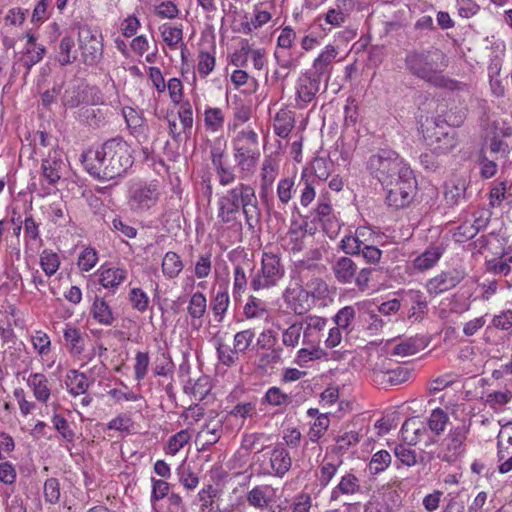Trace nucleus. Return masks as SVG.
Returning a JSON list of instances; mask_svg holds the SVG:
<instances>
[{
    "instance_id": "nucleus-1",
    "label": "nucleus",
    "mask_w": 512,
    "mask_h": 512,
    "mask_svg": "<svg viewBox=\"0 0 512 512\" xmlns=\"http://www.w3.org/2000/svg\"><path fill=\"white\" fill-rule=\"evenodd\" d=\"M85 170L95 179L108 181L122 176L133 164L130 145L121 137L106 140L96 150L81 155Z\"/></svg>"
},
{
    "instance_id": "nucleus-2",
    "label": "nucleus",
    "mask_w": 512,
    "mask_h": 512,
    "mask_svg": "<svg viewBox=\"0 0 512 512\" xmlns=\"http://www.w3.org/2000/svg\"><path fill=\"white\" fill-rule=\"evenodd\" d=\"M449 65L448 56L439 48L413 50L405 57L406 69L428 84L451 91L463 90L466 84L443 74Z\"/></svg>"
},
{
    "instance_id": "nucleus-3",
    "label": "nucleus",
    "mask_w": 512,
    "mask_h": 512,
    "mask_svg": "<svg viewBox=\"0 0 512 512\" xmlns=\"http://www.w3.org/2000/svg\"><path fill=\"white\" fill-rule=\"evenodd\" d=\"M217 205V217L223 224L234 225L240 212L244 215L249 230L253 231L260 223L261 211L255 189L249 184L241 182L227 190L218 199Z\"/></svg>"
},
{
    "instance_id": "nucleus-4",
    "label": "nucleus",
    "mask_w": 512,
    "mask_h": 512,
    "mask_svg": "<svg viewBox=\"0 0 512 512\" xmlns=\"http://www.w3.org/2000/svg\"><path fill=\"white\" fill-rule=\"evenodd\" d=\"M367 168L384 187H389L403 177L405 170H412L396 152L391 150H380L372 155L367 162Z\"/></svg>"
},
{
    "instance_id": "nucleus-5",
    "label": "nucleus",
    "mask_w": 512,
    "mask_h": 512,
    "mask_svg": "<svg viewBox=\"0 0 512 512\" xmlns=\"http://www.w3.org/2000/svg\"><path fill=\"white\" fill-rule=\"evenodd\" d=\"M422 132L426 146L436 155L451 152L458 143L454 129H447L436 120L427 121Z\"/></svg>"
},
{
    "instance_id": "nucleus-6",
    "label": "nucleus",
    "mask_w": 512,
    "mask_h": 512,
    "mask_svg": "<svg viewBox=\"0 0 512 512\" xmlns=\"http://www.w3.org/2000/svg\"><path fill=\"white\" fill-rule=\"evenodd\" d=\"M470 433V424L461 422L452 425L442 440L439 457L442 461L455 462L466 451V441Z\"/></svg>"
},
{
    "instance_id": "nucleus-7",
    "label": "nucleus",
    "mask_w": 512,
    "mask_h": 512,
    "mask_svg": "<svg viewBox=\"0 0 512 512\" xmlns=\"http://www.w3.org/2000/svg\"><path fill=\"white\" fill-rule=\"evenodd\" d=\"M385 188L387 189L386 201L390 207L395 209L408 207L412 203L417 190V182L413 171L405 170L403 177Z\"/></svg>"
},
{
    "instance_id": "nucleus-8",
    "label": "nucleus",
    "mask_w": 512,
    "mask_h": 512,
    "mask_svg": "<svg viewBox=\"0 0 512 512\" xmlns=\"http://www.w3.org/2000/svg\"><path fill=\"white\" fill-rule=\"evenodd\" d=\"M78 48L80 60L87 66H96L103 57L102 36L88 26H82L78 31Z\"/></svg>"
},
{
    "instance_id": "nucleus-9",
    "label": "nucleus",
    "mask_w": 512,
    "mask_h": 512,
    "mask_svg": "<svg viewBox=\"0 0 512 512\" xmlns=\"http://www.w3.org/2000/svg\"><path fill=\"white\" fill-rule=\"evenodd\" d=\"M283 276L284 267L280 257L273 253H264L261 271L252 278L250 285L256 291L269 288L275 286Z\"/></svg>"
},
{
    "instance_id": "nucleus-10",
    "label": "nucleus",
    "mask_w": 512,
    "mask_h": 512,
    "mask_svg": "<svg viewBox=\"0 0 512 512\" xmlns=\"http://www.w3.org/2000/svg\"><path fill=\"white\" fill-rule=\"evenodd\" d=\"M225 153L226 141L220 138L215 139L210 150V159L221 186H228L237 179L235 169L224 161Z\"/></svg>"
},
{
    "instance_id": "nucleus-11",
    "label": "nucleus",
    "mask_w": 512,
    "mask_h": 512,
    "mask_svg": "<svg viewBox=\"0 0 512 512\" xmlns=\"http://www.w3.org/2000/svg\"><path fill=\"white\" fill-rule=\"evenodd\" d=\"M159 199L155 184H138L129 191L128 205L134 212H144L153 207Z\"/></svg>"
},
{
    "instance_id": "nucleus-12",
    "label": "nucleus",
    "mask_w": 512,
    "mask_h": 512,
    "mask_svg": "<svg viewBox=\"0 0 512 512\" xmlns=\"http://www.w3.org/2000/svg\"><path fill=\"white\" fill-rule=\"evenodd\" d=\"M357 306L359 311H363L359 316L360 319L365 322L370 321L368 329L378 330L380 327H382L383 322L376 314V310L384 315H391L400 309L401 304L398 299H392L382 303L377 307H375V305L371 302H359L357 303Z\"/></svg>"
},
{
    "instance_id": "nucleus-13",
    "label": "nucleus",
    "mask_w": 512,
    "mask_h": 512,
    "mask_svg": "<svg viewBox=\"0 0 512 512\" xmlns=\"http://www.w3.org/2000/svg\"><path fill=\"white\" fill-rule=\"evenodd\" d=\"M401 434L409 446H415L423 441L425 447H429L437 442V439L430 434L427 425L415 418H409L403 423Z\"/></svg>"
},
{
    "instance_id": "nucleus-14",
    "label": "nucleus",
    "mask_w": 512,
    "mask_h": 512,
    "mask_svg": "<svg viewBox=\"0 0 512 512\" xmlns=\"http://www.w3.org/2000/svg\"><path fill=\"white\" fill-rule=\"evenodd\" d=\"M320 80L306 73L299 77L296 83L295 107L304 109L311 103L319 91Z\"/></svg>"
},
{
    "instance_id": "nucleus-15",
    "label": "nucleus",
    "mask_w": 512,
    "mask_h": 512,
    "mask_svg": "<svg viewBox=\"0 0 512 512\" xmlns=\"http://www.w3.org/2000/svg\"><path fill=\"white\" fill-rule=\"evenodd\" d=\"M122 114L130 134L135 137L139 143L146 142L149 138V127L143 115L132 107H124Z\"/></svg>"
},
{
    "instance_id": "nucleus-16",
    "label": "nucleus",
    "mask_w": 512,
    "mask_h": 512,
    "mask_svg": "<svg viewBox=\"0 0 512 512\" xmlns=\"http://www.w3.org/2000/svg\"><path fill=\"white\" fill-rule=\"evenodd\" d=\"M464 279V274L456 269L443 271L430 279L427 290L430 294H441L456 287Z\"/></svg>"
},
{
    "instance_id": "nucleus-17",
    "label": "nucleus",
    "mask_w": 512,
    "mask_h": 512,
    "mask_svg": "<svg viewBox=\"0 0 512 512\" xmlns=\"http://www.w3.org/2000/svg\"><path fill=\"white\" fill-rule=\"evenodd\" d=\"M63 338L65 347L72 356L78 357L84 352L86 340L88 339V335L85 332L72 325H66Z\"/></svg>"
},
{
    "instance_id": "nucleus-18",
    "label": "nucleus",
    "mask_w": 512,
    "mask_h": 512,
    "mask_svg": "<svg viewBox=\"0 0 512 512\" xmlns=\"http://www.w3.org/2000/svg\"><path fill=\"white\" fill-rule=\"evenodd\" d=\"M333 209L327 201H319L317 207L305 216V219H311V223H319L323 231L332 239L330 228L334 223Z\"/></svg>"
},
{
    "instance_id": "nucleus-19",
    "label": "nucleus",
    "mask_w": 512,
    "mask_h": 512,
    "mask_svg": "<svg viewBox=\"0 0 512 512\" xmlns=\"http://www.w3.org/2000/svg\"><path fill=\"white\" fill-rule=\"evenodd\" d=\"M232 143L233 152L260 153L258 135L252 129L239 131Z\"/></svg>"
},
{
    "instance_id": "nucleus-20",
    "label": "nucleus",
    "mask_w": 512,
    "mask_h": 512,
    "mask_svg": "<svg viewBox=\"0 0 512 512\" xmlns=\"http://www.w3.org/2000/svg\"><path fill=\"white\" fill-rule=\"evenodd\" d=\"M233 157L238 172L237 178L244 180L254 173L260 153L233 152Z\"/></svg>"
},
{
    "instance_id": "nucleus-21",
    "label": "nucleus",
    "mask_w": 512,
    "mask_h": 512,
    "mask_svg": "<svg viewBox=\"0 0 512 512\" xmlns=\"http://www.w3.org/2000/svg\"><path fill=\"white\" fill-rule=\"evenodd\" d=\"M270 464L273 474L283 477L292 465V459L287 449L281 445H276L271 453Z\"/></svg>"
},
{
    "instance_id": "nucleus-22",
    "label": "nucleus",
    "mask_w": 512,
    "mask_h": 512,
    "mask_svg": "<svg viewBox=\"0 0 512 512\" xmlns=\"http://www.w3.org/2000/svg\"><path fill=\"white\" fill-rule=\"evenodd\" d=\"M304 232L300 226V222L293 220L291 225L283 237V247L293 253H299L304 249Z\"/></svg>"
},
{
    "instance_id": "nucleus-23",
    "label": "nucleus",
    "mask_w": 512,
    "mask_h": 512,
    "mask_svg": "<svg viewBox=\"0 0 512 512\" xmlns=\"http://www.w3.org/2000/svg\"><path fill=\"white\" fill-rule=\"evenodd\" d=\"M127 278V271L122 268H104L99 270V283L106 289L113 291L125 281Z\"/></svg>"
},
{
    "instance_id": "nucleus-24",
    "label": "nucleus",
    "mask_w": 512,
    "mask_h": 512,
    "mask_svg": "<svg viewBox=\"0 0 512 512\" xmlns=\"http://www.w3.org/2000/svg\"><path fill=\"white\" fill-rule=\"evenodd\" d=\"M62 166L63 162L56 151H54L53 154H49V156L43 160V178L48 182L49 185H54L59 181L61 178L60 171Z\"/></svg>"
},
{
    "instance_id": "nucleus-25",
    "label": "nucleus",
    "mask_w": 512,
    "mask_h": 512,
    "mask_svg": "<svg viewBox=\"0 0 512 512\" xmlns=\"http://www.w3.org/2000/svg\"><path fill=\"white\" fill-rule=\"evenodd\" d=\"M449 420V415L446 411L441 408L433 409L426 421L430 434L437 439L445 431Z\"/></svg>"
},
{
    "instance_id": "nucleus-26",
    "label": "nucleus",
    "mask_w": 512,
    "mask_h": 512,
    "mask_svg": "<svg viewBox=\"0 0 512 512\" xmlns=\"http://www.w3.org/2000/svg\"><path fill=\"white\" fill-rule=\"evenodd\" d=\"M467 190L466 181L457 179L446 185L444 199L448 206L453 207L459 205L465 199Z\"/></svg>"
},
{
    "instance_id": "nucleus-27",
    "label": "nucleus",
    "mask_w": 512,
    "mask_h": 512,
    "mask_svg": "<svg viewBox=\"0 0 512 512\" xmlns=\"http://www.w3.org/2000/svg\"><path fill=\"white\" fill-rule=\"evenodd\" d=\"M444 253L441 245L427 248L421 255L414 260V267L419 271H425L432 268Z\"/></svg>"
},
{
    "instance_id": "nucleus-28",
    "label": "nucleus",
    "mask_w": 512,
    "mask_h": 512,
    "mask_svg": "<svg viewBox=\"0 0 512 512\" xmlns=\"http://www.w3.org/2000/svg\"><path fill=\"white\" fill-rule=\"evenodd\" d=\"M28 386L33 390L35 398L40 402H47L50 397L48 379L44 374L32 373L27 379Z\"/></svg>"
},
{
    "instance_id": "nucleus-29",
    "label": "nucleus",
    "mask_w": 512,
    "mask_h": 512,
    "mask_svg": "<svg viewBox=\"0 0 512 512\" xmlns=\"http://www.w3.org/2000/svg\"><path fill=\"white\" fill-rule=\"evenodd\" d=\"M295 118L292 111L281 109L274 119V132L281 138H287L294 128Z\"/></svg>"
},
{
    "instance_id": "nucleus-30",
    "label": "nucleus",
    "mask_w": 512,
    "mask_h": 512,
    "mask_svg": "<svg viewBox=\"0 0 512 512\" xmlns=\"http://www.w3.org/2000/svg\"><path fill=\"white\" fill-rule=\"evenodd\" d=\"M65 383L69 393L74 396L85 394L90 386L86 375L75 369L67 372Z\"/></svg>"
},
{
    "instance_id": "nucleus-31",
    "label": "nucleus",
    "mask_w": 512,
    "mask_h": 512,
    "mask_svg": "<svg viewBox=\"0 0 512 512\" xmlns=\"http://www.w3.org/2000/svg\"><path fill=\"white\" fill-rule=\"evenodd\" d=\"M56 60L60 65L66 66L74 63L77 60V50L75 49V42L71 36H64L59 42V48L56 55Z\"/></svg>"
},
{
    "instance_id": "nucleus-32",
    "label": "nucleus",
    "mask_w": 512,
    "mask_h": 512,
    "mask_svg": "<svg viewBox=\"0 0 512 512\" xmlns=\"http://www.w3.org/2000/svg\"><path fill=\"white\" fill-rule=\"evenodd\" d=\"M274 57L276 59V62L278 66L285 70V73H281L280 71H275V75L277 77L285 78L288 76L289 71L297 66L298 59L300 57V54L297 55L294 52H291V50L287 49H276L274 52Z\"/></svg>"
},
{
    "instance_id": "nucleus-33",
    "label": "nucleus",
    "mask_w": 512,
    "mask_h": 512,
    "mask_svg": "<svg viewBox=\"0 0 512 512\" xmlns=\"http://www.w3.org/2000/svg\"><path fill=\"white\" fill-rule=\"evenodd\" d=\"M307 298L308 293L303 289H287L284 293L285 302L298 315L308 310V305L303 303V301H307Z\"/></svg>"
},
{
    "instance_id": "nucleus-34",
    "label": "nucleus",
    "mask_w": 512,
    "mask_h": 512,
    "mask_svg": "<svg viewBox=\"0 0 512 512\" xmlns=\"http://www.w3.org/2000/svg\"><path fill=\"white\" fill-rule=\"evenodd\" d=\"M292 402V397L283 392L279 387L272 386L264 394L261 399L262 405H269L272 407H286Z\"/></svg>"
},
{
    "instance_id": "nucleus-35",
    "label": "nucleus",
    "mask_w": 512,
    "mask_h": 512,
    "mask_svg": "<svg viewBox=\"0 0 512 512\" xmlns=\"http://www.w3.org/2000/svg\"><path fill=\"white\" fill-rule=\"evenodd\" d=\"M91 313L93 318L100 324L110 326L115 318L112 309L102 298H96L93 302Z\"/></svg>"
},
{
    "instance_id": "nucleus-36",
    "label": "nucleus",
    "mask_w": 512,
    "mask_h": 512,
    "mask_svg": "<svg viewBox=\"0 0 512 512\" xmlns=\"http://www.w3.org/2000/svg\"><path fill=\"white\" fill-rule=\"evenodd\" d=\"M302 284L305 285L306 290L304 291L308 293V296L311 295L319 300L326 299L329 296L327 283L316 275L309 276Z\"/></svg>"
},
{
    "instance_id": "nucleus-37",
    "label": "nucleus",
    "mask_w": 512,
    "mask_h": 512,
    "mask_svg": "<svg viewBox=\"0 0 512 512\" xmlns=\"http://www.w3.org/2000/svg\"><path fill=\"white\" fill-rule=\"evenodd\" d=\"M294 267L301 282H304L309 276L321 274L325 270V266L323 264L316 263L306 256L303 259L296 261L294 263Z\"/></svg>"
},
{
    "instance_id": "nucleus-38",
    "label": "nucleus",
    "mask_w": 512,
    "mask_h": 512,
    "mask_svg": "<svg viewBox=\"0 0 512 512\" xmlns=\"http://www.w3.org/2000/svg\"><path fill=\"white\" fill-rule=\"evenodd\" d=\"M337 55V52L334 47L329 46L323 51L313 63V69L309 74L316 78H321L327 71L328 66L330 65L332 59H334Z\"/></svg>"
},
{
    "instance_id": "nucleus-39",
    "label": "nucleus",
    "mask_w": 512,
    "mask_h": 512,
    "mask_svg": "<svg viewBox=\"0 0 512 512\" xmlns=\"http://www.w3.org/2000/svg\"><path fill=\"white\" fill-rule=\"evenodd\" d=\"M183 269V263L179 255L175 252L169 251L165 254L162 260V272L163 274L172 279L179 275Z\"/></svg>"
},
{
    "instance_id": "nucleus-40",
    "label": "nucleus",
    "mask_w": 512,
    "mask_h": 512,
    "mask_svg": "<svg viewBox=\"0 0 512 512\" xmlns=\"http://www.w3.org/2000/svg\"><path fill=\"white\" fill-rule=\"evenodd\" d=\"M243 312L248 319L268 316L267 303L257 297L250 296L244 306Z\"/></svg>"
},
{
    "instance_id": "nucleus-41",
    "label": "nucleus",
    "mask_w": 512,
    "mask_h": 512,
    "mask_svg": "<svg viewBox=\"0 0 512 512\" xmlns=\"http://www.w3.org/2000/svg\"><path fill=\"white\" fill-rule=\"evenodd\" d=\"M392 457L390 453L386 450H380L376 452L368 465L369 475H377L383 471H385L391 464Z\"/></svg>"
},
{
    "instance_id": "nucleus-42",
    "label": "nucleus",
    "mask_w": 512,
    "mask_h": 512,
    "mask_svg": "<svg viewBox=\"0 0 512 512\" xmlns=\"http://www.w3.org/2000/svg\"><path fill=\"white\" fill-rule=\"evenodd\" d=\"M204 124L207 131L218 132L224 125V114L220 108H207L204 112Z\"/></svg>"
},
{
    "instance_id": "nucleus-43",
    "label": "nucleus",
    "mask_w": 512,
    "mask_h": 512,
    "mask_svg": "<svg viewBox=\"0 0 512 512\" xmlns=\"http://www.w3.org/2000/svg\"><path fill=\"white\" fill-rule=\"evenodd\" d=\"M333 272L339 282H350L352 280V259L347 256L338 258L333 265Z\"/></svg>"
},
{
    "instance_id": "nucleus-44",
    "label": "nucleus",
    "mask_w": 512,
    "mask_h": 512,
    "mask_svg": "<svg viewBox=\"0 0 512 512\" xmlns=\"http://www.w3.org/2000/svg\"><path fill=\"white\" fill-rule=\"evenodd\" d=\"M304 335V326L302 322H294L282 333V343L286 347L295 348L300 341L301 335Z\"/></svg>"
},
{
    "instance_id": "nucleus-45",
    "label": "nucleus",
    "mask_w": 512,
    "mask_h": 512,
    "mask_svg": "<svg viewBox=\"0 0 512 512\" xmlns=\"http://www.w3.org/2000/svg\"><path fill=\"white\" fill-rule=\"evenodd\" d=\"M207 300L202 292L194 293L189 301L187 311L191 318L200 319L206 312Z\"/></svg>"
},
{
    "instance_id": "nucleus-46",
    "label": "nucleus",
    "mask_w": 512,
    "mask_h": 512,
    "mask_svg": "<svg viewBox=\"0 0 512 512\" xmlns=\"http://www.w3.org/2000/svg\"><path fill=\"white\" fill-rule=\"evenodd\" d=\"M315 180L311 179V175H308V171L305 169L301 175L300 184L303 185L301 192L300 203L302 206L307 207L315 198Z\"/></svg>"
},
{
    "instance_id": "nucleus-47",
    "label": "nucleus",
    "mask_w": 512,
    "mask_h": 512,
    "mask_svg": "<svg viewBox=\"0 0 512 512\" xmlns=\"http://www.w3.org/2000/svg\"><path fill=\"white\" fill-rule=\"evenodd\" d=\"M230 299L227 289L219 290L211 301V309L218 318V321H221L229 307Z\"/></svg>"
},
{
    "instance_id": "nucleus-48",
    "label": "nucleus",
    "mask_w": 512,
    "mask_h": 512,
    "mask_svg": "<svg viewBox=\"0 0 512 512\" xmlns=\"http://www.w3.org/2000/svg\"><path fill=\"white\" fill-rule=\"evenodd\" d=\"M330 425V419L327 413H323L318 415V417L314 420L311 425L308 436L311 442H317L327 431Z\"/></svg>"
},
{
    "instance_id": "nucleus-49",
    "label": "nucleus",
    "mask_w": 512,
    "mask_h": 512,
    "mask_svg": "<svg viewBox=\"0 0 512 512\" xmlns=\"http://www.w3.org/2000/svg\"><path fill=\"white\" fill-rule=\"evenodd\" d=\"M278 174V164L271 157H266L262 163L260 183L273 186Z\"/></svg>"
},
{
    "instance_id": "nucleus-50",
    "label": "nucleus",
    "mask_w": 512,
    "mask_h": 512,
    "mask_svg": "<svg viewBox=\"0 0 512 512\" xmlns=\"http://www.w3.org/2000/svg\"><path fill=\"white\" fill-rule=\"evenodd\" d=\"M332 162L324 157H317L311 163V170L314 173L315 178L320 181H325L328 179L331 169Z\"/></svg>"
},
{
    "instance_id": "nucleus-51",
    "label": "nucleus",
    "mask_w": 512,
    "mask_h": 512,
    "mask_svg": "<svg viewBox=\"0 0 512 512\" xmlns=\"http://www.w3.org/2000/svg\"><path fill=\"white\" fill-rule=\"evenodd\" d=\"M217 357L220 363L227 367H231L235 365L238 361V352L228 345L223 344L222 342H218L216 346Z\"/></svg>"
},
{
    "instance_id": "nucleus-52",
    "label": "nucleus",
    "mask_w": 512,
    "mask_h": 512,
    "mask_svg": "<svg viewBox=\"0 0 512 512\" xmlns=\"http://www.w3.org/2000/svg\"><path fill=\"white\" fill-rule=\"evenodd\" d=\"M40 265L47 276H52L59 268L60 260L56 253L44 250L40 257Z\"/></svg>"
},
{
    "instance_id": "nucleus-53",
    "label": "nucleus",
    "mask_w": 512,
    "mask_h": 512,
    "mask_svg": "<svg viewBox=\"0 0 512 512\" xmlns=\"http://www.w3.org/2000/svg\"><path fill=\"white\" fill-rule=\"evenodd\" d=\"M421 349V343L415 338H409L394 346L391 354L397 356H410L416 354Z\"/></svg>"
},
{
    "instance_id": "nucleus-54",
    "label": "nucleus",
    "mask_w": 512,
    "mask_h": 512,
    "mask_svg": "<svg viewBox=\"0 0 512 512\" xmlns=\"http://www.w3.org/2000/svg\"><path fill=\"white\" fill-rule=\"evenodd\" d=\"M394 455L398 461L405 466L411 467L417 463L416 451L405 445H396L394 448Z\"/></svg>"
},
{
    "instance_id": "nucleus-55",
    "label": "nucleus",
    "mask_w": 512,
    "mask_h": 512,
    "mask_svg": "<svg viewBox=\"0 0 512 512\" xmlns=\"http://www.w3.org/2000/svg\"><path fill=\"white\" fill-rule=\"evenodd\" d=\"M31 340H32L34 349L37 351V353L40 356L43 357L50 353L51 340L46 333L38 330L32 335Z\"/></svg>"
},
{
    "instance_id": "nucleus-56",
    "label": "nucleus",
    "mask_w": 512,
    "mask_h": 512,
    "mask_svg": "<svg viewBox=\"0 0 512 512\" xmlns=\"http://www.w3.org/2000/svg\"><path fill=\"white\" fill-rule=\"evenodd\" d=\"M511 183L508 181H500L496 183L490 190L489 199L492 207H498L505 199L506 192L510 190Z\"/></svg>"
},
{
    "instance_id": "nucleus-57",
    "label": "nucleus",
    "mask_w": 512,
    "mask_h": 512,
    "mask_svg": "<svg viewBox=\"0 0 512 512\" xmlns=\"http://www.w3.org/2000/svg\"><path fill=\"white\" fill-rule=\"evenodd\" d=\"M498 157L492 156L491 158L487 157L484 151L481 152L479 157V164L481 166L480 175L489 179L493 177L497 172V163Z\"/></svg>"
},
{
    "instance_id": "nucleus-58",
    "label": "nucleus",
    "mask_w": 512,
    "mask_h": 512,
    "mask_svg": "<svg viewBox=\"0 0 512 512\" xmlns=\"http://www.w3.org/2000/svg\"><path fill=\"white\" fill-rule=\"evenodd\" d=\"M80 88L76 85H69L62 95V104L68 108L77 107L82 102Z\"/></svg>"
},
{
    "instance_id": "nucleus-59",
    "label": "nucleus",
    "mask_w": 512,
    "mask_h": 512,
    "mask_svg": "<svg viewBox=\"0 0 512 512\" xmlns=\"http://www.w3.org/2000/svg\"><path fill=\"white\" fill-rule=\"evenodd\" d=\"M173 370V362L170 356L162 352L158 355L154 361L153 372L157 376H167Z\"/></svg>"
},
{
    "instance_id": "nucleus-60",
    "label": "nucleus",
    "mask_w": 512,
    "mask_h": 512,
    "mask_svg": "<svg viewBox=\"0 0 512 512\" xmlns=\"http://www.w3.org/2000/svg\"><path fill=\"white\" fill-rule=\"evenodd\" d=\"M211 257V252L199 255L194 269V274L198 279H203L209 276L212 268Z\"/></svg>"
},
{
    "instance_id": "nucleus-61",
    "label": "nucleus",
    "mask_w": 512,
    "mask_h": 512,
    "mask_svg": "<svg viewBox=\"0 0 512 512\" xmlns=\"http://www.w3.org/2000/svg\"><path fill=\"white\" fill-rule=\"evenodd\" d=\"M97 261L98 256L96 250L88 247L80 253L77 265L80 270L87 272L96 265Z\"/></svg>"
},
{
    "instance_id": "nucleus-62",
    "label": "nucleus",
    "mask_w": 512,
    "mask_h": 512,
    "mask_svg": "<svg viewBox=\"0 0 512 512\" xmlns=\"http://www.w3.org/2000/svg\"><path fill=\"white\" fill-rule=\"evenodd\" d=\"M45 501L56 504L60 499V483L57 478H48L44 483Z\"/></svg>"
},
{
    "instance_id": "nucleus-63",
    "label": "nucleus",
    "mask_w": 512,
    "mask_h": 512,
    "mask_svg": "<svg viewBox=\"0 0 512 512\" xmlns=\"http://www.w3.org/2000/svg\"><path fill=\"white\" fill-rule=\"evenodd\" d=\"M129 301L131 302L132 307L139 312L146 311L149 305V297L140 288L131 289L129 293Z\"/></svg>"
},
{
    "instance_id": "nucleus-64",
    "label": "nucleus",
    "mask_w": 512,
    "mask_h": 512,
    "mask_svg": "<svg viewBox=\"0 0 512 512\" xmlns=\"http://www.w3.org/2000/svg\"><path fill=\"white\" fill-rule=\"evenodd\" d=\"M190 435L188 431L181 430L177 432L175 435H173L167 445V453L171 455H175L177 452L180 451L189 441Z\"/></svg>"
}]
</instances>
